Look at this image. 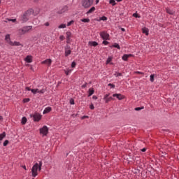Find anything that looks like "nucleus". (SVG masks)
Segmentation results:
<instances>
[{
	"label": "nucleus",
	"instance_id": "obj_1",
	"mask_svg": "<svg viewBox=\"0 0 179 179\" xmlns=\"http://www.w3.org/2000/svg\"><path fill=\"white\" fill-rule=\"evenodd\" d=\"M41 167H43L42 161L35 163L31 169V176L34 178L37 177L38 176V171H41Z\"/></svg>",
	"mask_w": 179,
	"mask_h": 179
},
{
	"label": "nucleus",
	"instance_id": "obj_2",
	"mask_svg": "<svg viewBox=\"0 0 179 179\" xmlns=\"http://www.w3.org/2000/svg\"><path fill=\"white\" fill-rule=\"evenodd\" d=\"M38 13H40V10H38L37 13H34V10L29 8L22 16V22L26 23V22H27L33 15H38Z\"/></svg>",
	"mask_w": 179,
	"mask_h": 179
},
{
	"label": "nucleus",
	"instance_id": "obj_3",
	"mask_svg": "<svg viewBox=\"0 0 179 179\" xmlns=\"http://www.w3.org/2000/svg\"><path fill=\"white\" fill-rule=\"evenodd\" d=\"M5 41H6V43H8V44H9V45H12V46H15V47H19V46L22 45V47H23V45H22V43H20V42H17V41L13 42L10 40V34H6L5 36Z\"/></svg>",
	"mask_w": 179,
	"mask_h": 179
},
{
	"label": "nucleus",
	"instance_id": "obj_4",
	"mask_svg": "<svg viewBox=\"0 0 179 179\" xmlns=\"http://www.w3.org/2000/svg\"><path fill=\"white\" fill-rule=\"evenodd\" d=\"M33 29V26H24L22 28L18 29L17 33L19 36H23L26 33H29Z\"/></svg>",
	"mask_w": 179,
	"mask_h": 179
},
{
	"label": "nucleus",
	"instance_id": "obj_5",
	"mask_svg": "<svg viewBox=\"0 0 179 179\" xmlns=\"http://www.w3.org/2000/svg\"><path fill=\"white\" fill-rule=\"evenodd\" d=\"M40 134L44 137L48 135V127L47 126H43L42 128L39 129Z\"/></svg>",
	"mask_w": 179,
	"mask_h": 179
},
{
	"label": "nucleus",
	"instance_id": "obj_6",
	"mask_svg": "<svg viewBox=\"0 0 179 179\" xmlns=\"http://www.w3.org/2000/svg\"><path fill=\"white\" fill-rule=\"evenodd\" d=\"M31 118H33V120L35 122H38L40 120H41V117H43L40 113H34V115H30Z\"/></svg>",
	"mask_w": 179,
	"mask_h": 179
},
{
	"label": "nucleus",
	"instance_id": "obj_7",
	"mask_svg": "<svg viewBox=\"0 0 179 179\" xmlns=\"http://www.w3.org/2000/svg\"><path fill=\"white\" fill-rule=\"evenodd\" d=\"M71 9V6L69 5H66L62 7V8L58 11L59 15H62V13H66Z\"/></svg>",
	"mask_w": 179,
	"mask_h": 179
},
{
	"label": "nucleus",
	"instance_id": "obj_8",
	"mask_svg": "<svg viewBox=\"0 0 179 179\" xmlns=\"http://www.w3.org/2000/svg\"><path fill=\"white\" fill-rule=\"evenodd\" d=\"M93 5V0H83V6L84 8H90Z\"/></svg>",
	"mask_w": 179,
	"mask_h": 179
},
{
	"label": "nucleus",
	"instance_id": "obj_9",
	"mask_svg": "<svg viewBox=\"0 0 179 179\" xmlns=\"http://www.w3.org/2000/svg\"><path fill=\"white\" fill-rule=\"evenodd\" d=\"M100 36L103 40H110V34L106 31H101L100 33Z\"/></svg>",
	"mask_w": 179,
	"mask_h": 179
},
{
	"label": "nucleus",
	"instance_id": "obj_10",
	"mask_svg": "<svg viewBox=\"0 0 179 179\" xmlns=\"http://www.w3.org/2000/svg\"><path fill=\"white\" fill-rule=\"evenodd\" d=\"M46 92L45 89L38 90V89H32L31 93L33 94H37V93H39V94H44V92Z\"/></svg>",
	"mask_w": 179,
	"mask_h": 179
},
{
	"label": "nucleus",
	"instance_id": "obj_11",
	"mask_svg": "<svg viewBox=\"0 0 179 179\" xmlns=\"http://www.w3.org/2000/svg\"><path fill=\"white\" fill-rule=\"evenodd\" d=\"M103 100L105 103H107L109 101H111V100H114V99L112 96H110V94H106L103 96Z\"/></svg>",
	"mask_w": 179,
	"mask_h": 179
},
{
	"label": "nucleus",
	"instance_id": "obj_12",
	"mask_svg": "<svg viewBox=\"0 0 179 179\" xmlns=\"http://www.w3.org/2000/svg\"><path fill=\"white\" fill-rule=\"evenodd\" d=\"M41 64L47 65V66H51V64H52V60L51 59H47L41 62Z\"/></svg>",
	"mask_w": 179,
	"mask_h": 179
},
{
	"label": "nucleus",
	"instance_id": "obj_13",
	"mask_svg": "<svg viewBox=\"0 0 179 179\" xmlns=\"http://www.w3.org/2000/svg\"><path fill=\"white\" fill-rule=\"evenodd\" d=\"M71 46L70 45H66L65 47V57H68V55H71Z\"/></svg>",
	"mask_w": 179,
	"mask_h": 179
},
{
	"label": "nucleus",
	"instance_id": "obj_14",
	"mask_svg": "<svg viewBox=\"0 0 179 179\" xmlns=\"http://www.w3.org/2000/svg\"><path fill=\"white\" fill-rule=\"evenodd\" d=\"M131 57H134V55H132V54H129V55L125 54L122 56V59L123 61H128V58H131Z\"/></svg>",
	"mask_w": 179,
	"mask_h": 179
},
{
	"label": "nucleus",
	"instance_id": "obj_15",
	"mask_svg": "<svg viewBox=\"0 0 179 179\" xmlns=\"http://www.w3.org/2000/svg\"><path fill=\"white\" fill-rule=\"evenodd\" d=\"M24 61H26L28 64L33 62V57L31 55H28L25 57Z\"/></svg>",
	"mask_w": 179,
	"mask_h": 179
},
{
	"label": "nucleus",
	"instance_id": "obj_16",
	"mask_svg": "<svg viewBox=\"0 0 179 179\" xmlns=\"http://www.w3.org/2000/svg\"><path fill=\"white\" fill-rule=\"evenodd\" d=\"M113 97H117L118 100H124V96L121 94H113Z\"/></svg>",
	"mask_w": 179,
	"mask_h": 179
},
{
	"label": "nucleus",
	"instance_id": "obj_17",
	"mask_svg": "<svg viewBox=\"0 0 179 179\" xmlns=\"http://www.w3.org/2000/svg\"><path fill=\"white\" fill-rule=\"evenodd\" d=\"M72 71H73V69L69 68H66L64 70L65 75H66V76L71 75V73H72Z\"/></svg>",
	"mask_w": 179,
	"mask_h": 179
},
{
	"label": "nucleus",
	"instance_id": "obj_18",
	"mask_svg": "<svg viewBox=\"0 0 179 179\" xmlns=\"http://www.w3.org/2000/svg\"><path fill=\"white\" fill-rule=\"evenodd\" d=\"M141 30L143 34H145V36H149V29H148V27H144L142 28Z\"/></svg>",
	"mask_w": 179,
	"mask_h": 179
},
{
	"label": "nucleus",
	"instance_id": "obj_19",
	"mask_svg": "<svg viewBox=\"0 0 179 179\" xmlns=\"http://www.w3.org/2000/svg\"><path fill=\"white\" fill-rule=\"evenodd\" d=\"M88 45H90V47H97L99 43L96 41H89Z\"/></svg>",
	"mask_w": 179,
	"mask_h": 179
},
{
	"label": "nucleus",
	"instance_id": "obj_20",
	"mask_svg": "<svg viewBox=\"0 0 179 179\" xmlns=\"http://www.w3.org/2000/svg\"><path fill=\"white\" fill-rule=\"evenodd\" d=\"M66 43H69V41H71V36H72V33H71V31H67L66 33Z\"/></svg>",
	"mask_w": 179,
	"mask_h": 179
},
{
	"label": "nucleus",
	"instance_id": "obj_21",
	"mask_svg": "<svg viewBox=\"0 0 179 179\" xmlns=\"http://www.w3.org/2000/svg\"><path fill=\"white\" fill-rule=\"evenodd\" d=\"M166 11L167 13H169V15H174V13H176V11H174L169 8H166Z\"/></svg>",
	"mask_w": 179,
	"mask_h": 179
},
{
	"label": "nucleus",
	"instance_id": "obj_22",
	"mask_svg": "<svg viewBox=\"0 0 179 179\" xmlns=\"http://www.w3.org/2000/svg\"><path fill=\"white\" fill-rule=\"evenodd\" d=\"M88 97H90V96H93L94 94V90L93 88H90L88 90Z\"/></svg>",
	"mask_w": 179,
	"mask_h": 179
},
{
	"label": "nucleus",
	"instance_id": "obj_23",
	"mask_svg": "<svg viewBox=\"0 0 179 179\" xmlns=\"http://www.w3.org/2000/svg\"><path fill=\"white\" fill-rule=\"evenodd\" d=\"M51 110H52L51 107L48 106L45 108V110L43 112V114H48V113H50Z\"/></svg>",
	"mask_w": 179,
	"mask_h": 179
},
{
	"label": "nucleus",
	"instance_id": "obj_24",
	"mask_svg": "<svg viewBox=\"0 0 179 179\" xmlns=\"http://www.w3.org/2000/svg\"><path fill=\"white\" fill-rule=\"evenodd\" d=\"M107 19H108L107 17L102 16V17H100L99 19L96 20V22H101V20H103V22H106Z\"/></svg>",
	"mask_w": 179,
	"mask_h": 179
},
{
	"label": "nucleus",
	"instance_id": "obj_25",
	"mask_svg": "<svg viewBox=\"0 0 179 179\" xmlns=\"http://www.w3.org/2000/svg\"><path fill=\"white\" fill-rule=\"evenodd\" d=\"M94 10H96V8L95 7H92L87 12V14L89 15L90 13H93V12H94Z\"/></svg>",
	"mask_w": 179,
	"mask_h": 179
},
{
	"label": "nucleus",
	"instance_id": "obj_26",
	"mask_svg": "<svg viewBox=\"0 0 179 179\" xmlns=\"http://www.w3.org/2000/svg\"><path fill=\"white\" fill-rule=\"evenodd\" d=\"M111 61H113V57H108L107 60H106V64H110V65H113V63H110Z\"/></svg>",
	"mask_w": 179,
	"mask_h": 179
},
{
	"label": "nucleus",
	"instance_id": "obj_27",
	"mask_svg": "<svg viewBox=\"0 0 179 179\" xmlns=\"http://www.w3.org/2000/svg\"><path fill=\"white\" fill-rule=\"evenodd\" d=\"M109 3L112 5V6H115V5H117V3H115V0H109Z\"/></svg>",
	"mask_w": 179,
	"mask_h": 179
},
{
	"label": "nucleus",
	"instance_id": "obj_28",
	"mask_svg": "<svg viewBox=\"0 0 179 179\" xmlns=\"http://www.w3.org/2000/svg\"><path fill=\"white\" fill-rule=\"evenodd\" d=\"M112 47H114V48H117V50H121V47H120L118 43H114Z\"/></svg>",
	"mask_w": 179,
	"mask_h": 179
},
{
	"label": "nucleus",
	"instance_id": "obj_29",
	"mask_svg": "<svg viewBox=\"0 0 179 179\" xmlns=\"http://www.w3.org/2000/svg\"><path fill=\"white\" fill-rule=\"evenodd\" d=\"M5 136H6V133L3 132L2 134H0V141H2Z\"/></svg>",
	"mask_w": 179,
	"mask_h": 179
},
{
	"label": "nucleus",
	"instance_id": "obj_30",
	"mask_svg": "<svg viewBox=\"0 0 179 179\" xmlns=\"http://www.w3.org/2000/svg\"><path fill=\"white\" fill-rule=\"evenodd\" d=\"M26 122H27V118H26V117H23L22 118V125H24V124H26Z\"/></svg>",
	"mask_w": 179,
	"mask_h": 179
},
{
	"label": "nucleus",
	"instance_id": "obj_31",
	"mask_svg": "<svg viewBox=\"0 0 179 179\" xmlns=\"http://www.w3.org/2000/svg\"><path fill=\"white\" fill-rule=\"evenodd\" d=\"M81 22H83L84 23H89L90 22V19L89 18H84L81 20Z\"/></svg>",
	"mask_w": 179,
	"mask_h": 179
},
{
	"label": "nucleus",
	"instance_id": "obj_32",
	"mask_svg": "<svg viewBox=\"0 0 179 179\" xmlns=\"http://www.w3.org/2000/svg\"><path fill=\"white\" fill-rule=\"evenodd\" d=\"M114 76H115L116 78H118V76H122V73L116 71L114 73Z\"/></svg>",
	"mask_w": 179,
	"mask_h": 179
},
{
	"label": "nucleus",
	"instance_id": "obj_33",
	"mask_svg": "<svg viewBox=\"0 0 179 179\" xmlns=\"http://www.w3.org/2000/svg\"><path fill=\"white\" fill-rule=\"evenodd\" d=\"M66 24H62L58 27V29H66Z\"/></svg>",
	"mask_w": 179,
	"mask_h": 179
},
{
	"label": "nucleus",
	"instance_id": "obj_34",
	"mask_svg": "<svg viewBox=\"0 0 179 179\" xmlns=\"http://www.w3.org/2000/svg\"><path fill=\"white\" fill-rule=\"evenodd\" d=\"M150 82H155V75L152 74L150 76Z\"/></svg>",
	"mask_w": 179,
	"mask_h": 179
},
{
	"label": "nucleus",
	"instance_id": "obj_35",
	"mask_svg": "<svg viewBox=\"0 0 179 179\" xmlns=\"http://www.w3.org/2000/svg\"><path fill=\"white\" fill-rule=\"evenodd\" d=\"M23 103H29V101H30V99L29 98H25L23 99Z\"/></svg>",
	"mask_w": 179,
	"mask_h": 179
},
{
	"label": "nucleus",
	"instance_id": "obj_36",
	"mask_svg": "<svg viewBox=\"0 0 179 179\" xmlns=\"http://www.w3.org/2000/svg\"><path fill=\"white\" fill-rule=\"evenodd\" d=\"M8 143H9V141L6 140V141L3 142V146H8Z\"/></svg>",
	"mask_w": 179,
	"mask_h": 179
},
{
	"label": "nucleus",
	"instance_id": "obj_37",
	"mask_svg": "<svg viewBox=\"0 0 179 179\" xmlns=\"http://www.w3.org/2000/svg\"><path fill=\"white\" fill-rule=\"evenodd\" d=\"M141 110H143V108H141V107L135 108V111H141Z\"/></svg>",
	"mask_w": 179,
	"mask_h": 179
},
{
	"label": "nucleus",
	"instance_id": "obj_38",
	"mask_svg": "<svg viewBox=\"0 0 179 179\" xmlns=\"http://www.w3.org/2000/svg\"><path fill=\"white\" fill-rule=\"evenodd\" d=\"M102 44H104V45H108V41H107V40H103Z\"/></svg>",
	"mask_w": 179,
	"mask_h": 179
},
{
	"label": "nucleus",
	"instance_id": "obj_39",
	"mask_svg": "<svg viewBox=\"0 0 179 179\" xmlns=\"http://www.w3.org/2000/svg\"><path fill=\"white\" fill-rule=\"evenodd\" d=\"M76 62H73L71 63V68H76Z\"/></svg>",
	"mask_w": 179,
	"mask_h": 179
},
{
	"label": "nucleus",
	"instance_id": "obj_40",
	"mask_svg": "<svg viewBox=\"0 0 179 179\" xmlns=\"http://www.w3.org/2000/svg\"><path fill=\"white\" fill-rule=\"evenodd\" d=\"M70 104H71L72 106H73V104H75V100H73V99H70Z\"/></svg>",
	"mask_w": 179,
	"mask_h": 179
},
{
	"label": "nucleus",
	"instance_id": "obj_41",
	"mask_svg": "<svg viewBox=\"0 0 179 179\" xmlns=\"http://www.w3.org/2000/svg\"><path fill=\"white\" fill-rule=\"evenodd\" d=\"M8 22H13V23H15L16 22V19H7Z\"/></svg>",
	"mask_w": 179,
	"mask_h": 179
},
{
	"label": "nucleus",
	"instance_id": "obj_42",
	"mask_svg": "<svg viewBox=\"0 0 179 179\" xmlns=\"http://www.w3.org/2000/svg\"><path fill=\"white\" fill-rule=\"evenodd\" d=\"M133 16H134V17H138V18L141 17V16H139V15H138V13H134Z\"/></svg>",
	"mask_w": 179,
	"mask_h": 179
},
{
	"label": "nucleus",
	"instance_id": "obj_43",
	"mask_svg": "<svg viewBox=\"0 0 179 179\" xmlns=\"http://www.w3.org/2000/svg\"><path fill=\"white\" fill-rule=\"evenodd\" d=\"M90 110H94V105H93V103H91L90 105Z\"/></svg>",
	"mask_w": 179,
	"mask_h": 179
},
{
	"label": "nucleus",
	"instance_id": "obj_44",
	"mask_svg": "<svg viewBox=\"0 0 179 179\" xmlns=\"http://www.w3.org/2000/svg\"><path fill=\"white\" fill-rule=\"evenodd\" d=\"M108 85V86H110V87H111L112 89H114V87H115V85H113V84H111V83H109Z\"/></svg>",
	"mask_w": 179,
	"mask_h": 179
},
{
	"label": "nucleus",
	"instance_id": "obj_45",
	"mask_svg": "<svg viewBox=\"0 0 179 179\" xmlns=\"http://www.w3.org/2000/svg\"><path fill=\"white\" fill-rule=\"evenodd\" d=\"M73 23V20H71V21H70V22H69L67 23V26L69 27V26H71V24H72Z\"/></svg>",
	"mask_w": 179,
	"mask_h": 179
},
{
	"label": "nucleus",
	"instance_id": "obj_46",
	"mask_svg": "<svg viewBox=\"0 0 179 179\" xmlns=\"http://www.w3.org/2000/svg\"><path fill=\"white\" fill-rule=\"evenodd\" d=\"M25 90H27V92H31V90H33V89H30V87H27L25 88Z\"/></svg>",
	"mask_w": 179,
	"mask_h": 179
},
{
	"label": "nucleus",
	"instance_id": "obj_47",
	"mask_svg": "<svg viewBox=\"0 0 179 179\" xmlns=\"http://www.w3.org/2000/svg\"><path fill=\"white\" fill-rule=\"evenodd\" d=\"M59 38H60V40H61L62 41H64V38H65V37L62 35V36H59Z\"/></svg>",
	"mask_w": 179,
	"mask_h": 179
},
{
	"label": "nucleus",
	"instance_id": "obj_48",
	"mask_svg": "<svg viewBox=\"0 0 179 179\" xmlns=\"http://www.w3.org/2000/svg\"><path fill=\"white\" fill-rule=\"evenodd\" d=\"M86 86H87V83H85V85H82V88H83V89H85V87H86Z\"/></svg>",
	"mask_w": 179,
	"mask_h": 179
},
{
	"label": "nucleus",
	"instance_id": "obj_49",
	"mask_svg": "<svg viewBox=\"0 0 179 179\" xmlns=\"http://www.w3.org/2000/svg\"><path fill=\"white\" fill-rule=\"evenodd\" d=\"M92 99H93L94 100H97V96H96V95H94V96H92Z\"/></svg>",
	"mask_w": 179,
	"mask_h": 179
},
{
	"label": "nucleus",
	"instance_id": "obj_50",
	"mask_svg": "<svg viewBox=\"0 0 179 179\" xmlns=\"http://www.w3.org/2000/svg\"><path fill=\"white\" fill-rule=\"evenodd\" d=\"M136 73H138L140 75H143V73L141 72V71H136Z\"/></svg>",
	"mask_w": 179,
	"mask_h": 179
},
{
	"label": "nucleus",
	"instance_id": "obj_51",
	"mask_svg": "<svg viewBox=\"0 0 179 179\" xmlns=\"http://www.w3.org/2000/svg\"><path fill=\"white\" fill-rule=\"evenodd\" d=\"M45 26H46V27L50 26V22H46V23H45Z\"/></svg>",
	"mask_w": 179,
	"mask_h": 179
},
{
	"label": "nucleus",
	"instance_id": "obj_52",
	"mask_svg": "<svg viewBox=\"0 0 179 179\" xmlns=\"http://www.w3.org/2000/svg\"><path fill=\"white\" fill-rule=\"evenodd\" d=\"M141 152H145L146 150V148H144L141 149Z\"/></svg>",
	"mask_w": 179,
	"mask_h": 179
},
{
	"label": "nucleus",
	"instance_id": "obj_53",
	"mask_svg": "<svg viewBox=\"0 0 179 179\" xmlns=\"http://www.w3.org/2000/svg\"><path fill=\"white\" fill-rule=\"evenodd\" d=\"M3 117H2V116L0 115V122H1V121H3Z\"/></svg>",
	"mask_w": 179,
	"mask_h": 179
},
{
	"label": "nucleus",
	"instance_id": "obj_54",
	"mask_svg": "<svg viewBox=\"0 0 179 179\" xmlns=\"http://www.w3.org/2000/svg\"><path fill=\"white\" fill-rule=\"evenodd\" d=\"M22 169H24V170H27V169H26V166H25V165H23V166H22Z\"/></svg>",
	"mask_w": 179,
	"mask_h": 179
},
{
	"label": "nucleus",
	"instance_id": "obj_55",
	"mask_svg": "<svg viewBox=\"0 0 179 179\" xmlns=\"http://www.w3.org/2000/svg\"><path fill=\"white\" fill-rule=\"evenodd\" d=\"M99 2H100V0H96V4L97 5V3H99Z\"/></svg>",
	"mask_w": 179,
	"mask_h": 179
},
{
	"label": "nucleus",
	"instance_id": "obj_56",
	"mask_svg": "<svg viewBox=\"0 0 179 179\" xmlns=\"http://www.w3.org/2000/svg\"><path fill=\"white\" fill-rule=\"evenodd\" d=\"M122 31H125V29L124 28H121Z\"/></svg>",
	"mask_w": 179,
	"mask_h": 179
},
{
	"label": "nucleus",
	"instance_id": "obj_57",
	"mask_svg": "<svg viewBox=\"0 0 179 179\" xmlns=\"http://www.w3.org/2000/svg\"><path fill=\"white\" fill-rule=\"evenodd\" d=\"M88 117L87 116H83V117H82V119L83 120V118H87Z\"/></svg>",
	"mask_w": 179,
	"mask_h": 179
},
{
	"label": "nucleus",
	"instance_id": "obj_58",
	"mask_svg": "<svg viewBox=\"0 0 179 179\" xmlns=\"http://www.w3.org/2000/svg\"><path fill=\"white\" fill-rule=\"evenodd\" d=\"M117 1V2H121V1H122V0H116Z\"/></svg>",
	"mask_w": 179,
	"mask_h": 179
},
{
	"label": "nucleus",
	"instance_id": "obj_59",
	"mask_svg": "<svg viewBox=\"0 0 179 179\" xmlns=\"http://www.w3.org/2000/svg\"><path fill=\"white\" fill-rule=\"evenodd\" d=\"M0 3H1V0H0Z\"/></svg>",
	"mask_w": 179,
	"mask_h": 179
}]
</instances>
